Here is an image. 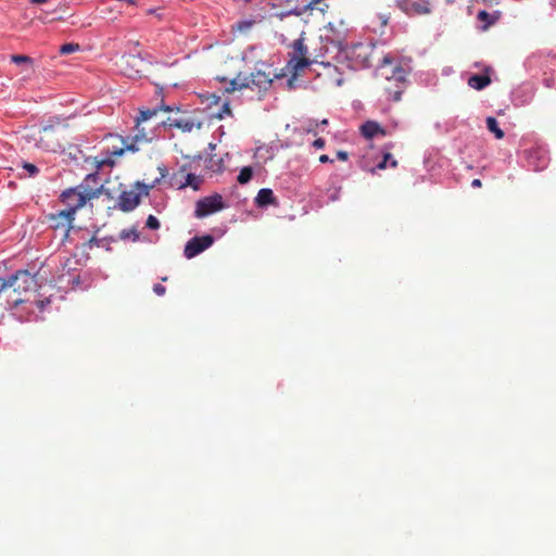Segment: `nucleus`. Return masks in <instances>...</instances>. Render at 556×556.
<instances>
[{
    "mask_svg": "<svg viewBox=\"0 0 556 556\" xmlns=\"http://www.w3.org/2000/svg\"><path fill=\"white\" fill-rule=\"evenodd\" d=\"M305 33L302 31L300 37L295 39L292 45V52L290 54V61L288 65L296 74L312 64V61L307 58L308 49L304 43Z\"/></svg>",
    "mask_w": 556,
    "mask_h": 556,
    "instance_id": "7",
    "label": "nucleus"
},
{
    "mask_svg": "<svg viewBox=\"0 0 556 556\" xmlns=\"http://www.w3.org/2000/svg\"><path fill=\"white\" fill-rule=\"evenodd\" d=\"M478 20L481 21V22H486L488 24L492 23L490 21V14L486 11H480L478 13Z\"/></svg>",
    "mask_w": 556,
    "mask_h": 556,
    "instance_id": "36",
    "label": "nucleus"
},
{
    "mask_svg": "<svg viewBox=\"0 0 556 556\" xmlns=\"http://www.w3.org/2000/svg\"><path fill=\"white\" fill-rule=\"evenodd\" d=\"M146 226L149 229L156 230L160 228V222L155 216L149 215L146 222Z\"/></svg>",
    "mask_w": 556,
    "mask_h": 556,
    "instance_id": "31",
    "label": "nucleus"
},
{
    "mask_svg": "<svg viewBox=\"0 0 556 556\" xmlns=\"http://www.w3.org/2000/svg\"><path fill=\"white\" fill-rule=\"evenodd\" d=\"M375 51V46L371 42L356 43L351 48L350 62L352 67L365 68L370 66V60Z\"/></svg>",
    "mask_w": 556,
    "mask_h": 556,
    "instance_id": "10",
    "label": "nucleus"
},
{
    "mask_svg": "<svg viewBox=\"0 0 556 556\" xmlns=\"http://www.w3.org/2000/svg\"><path fill=\"white\" fill-rule=\"evenodd\" d=\"M242 59H243L244 61H247V60H248V52H247V51L243 53Z\"/></svg>",
    "mask_w": 556,
    "mask_h": 556,
    "instance_id": "45",
    "label": "nucleus"
},
{
    "mask_svg": "<svg viewBox=\"0 0 556 556\" xmlns=\"http://www.w3.org/2000/svg\"><path fill=\"white\" fill-rule=\"evenodd\" d=\"M393 60L390 56H383L382 64L379 67L380 76L386 77V79L391 84L390 86H386L384 90L388 94V99L394 102L401 100L402 93L405 88V70L395 65L393 68H387V65L392 64Z\"/></svg>",
    "mask_w": 556,
    "mask_h": 556,
    "instance_id": "6",
    "label": "nucleus"
},
{
    "mask_svg": "<svg viewBox=\"0 0 556 556\" xmlns=\"http://www.w3.org/2000/svg\"><path fill=\"white\" fill-rule=\"evenodd\" d=\"M323 1L324 0H311L308 3H306L303 7L296 5V7L292 8V9H290V10H287V11L276 12L275 16H277L279 20H283L285 17L290 16V15L300 16V15H302L303 13H305L308 10H311V11L312 10L324 11L325 9L323 7H319V4Z\"/></svg>",
    "mask_w": 556,
    "mask_h": 556,
    "instance_id": "15",
    "label": "nucleus"
},
{
    "mask_svg": "<svg viewBox=\"0 0 556 556\" xmlns=\"http://www.w3.org/2000/svg\"><path fill=\"white\" fill-rule=\"evenodd\" d=\"M164 125L181 129L184 132H191L194 128H201L202 122L187 117H168Z\"/></svg>",
    "mask_w": 556,
    "mask_h": 556,
    "instance_id": "14",
    "label": "nucleus"
},
{
    "mask_svg": "<svg viewBox=\"0 0 556 556\" xmlns=\"http://www.w3.org/2000/svg\"><path fill=\"white\" fill-rule=\"evenodd\" d=\"M326 39L327 51L333 54V59L341 64L348 62V25L344 21L329 23Z\"/></svg>",
    "mask_w": 556,
    "mask_h": 556,
    "instance_id": "4",
    "label": "nucleus"
},
{
    "mask_svg": "<svg viewBox=\"0 0 556 556\" xmlns=\"http://www.w3.org/2000/svg\"><path fill=\"white\" fill-rule=\"evenodd\" d=\"M231 115V110L228 102H225L218 113L216 114V117L219 119H223L225 116Z\"/></svg>",
    "mask_w": 556,
    "mask_h": 556,
    "instance_id": "32",
    "label": "nucleus"
},
{
    "mask_svg": "<svg viewBox=\"0 0 556 556\" xmlns=\"http://www.w3.org/2000/svg\"><path fill=\"white\" fill-rule=\"evenodd\" d=\"M157 109H159V111H160V110H162V111H164V112H174V111L178 112V111H179V108H177V106H172V105H161V106H160V108H157Z\"/></svg>",
    "mask_w": 556,
    "mask_h": 556,
    "instance_id": "39",
    "label": "nucleus"
},
{
    "mask_svg": "<svg viewBox=\"0 0 556 556\" xmlns=\"http://www.w3.org/2000/svg\"><path fill=\"white\" fill-rule=\"evenodd\" d=\"M328 124H329V122H328V119H327V118H324V119H321V121H316V122H314L315 127H317V128H318V134H319L320 131H324L325 127H327V126H328Z\"/></svg>",
    "mask_w": 556,
    "mask_h": 556,
    "instance_id": "35",
    "label": "nucleus"
},
{
    "mask_svg": "<svg viewBox=\"0 0 556 556\" xmlns=\"http://www.w3.org/2000/svg\"><path fill=\"white\" fill-rule=\"evenodd\" d=\"M43 301H33L29 296H22V293L12 288L5 279L1 280L0 312L10 311L17 319L29 321L36 317V308L39 312L43 309Z\"/></svg>",
    "mask_w": 556,
    "mask_h": 556,
    "instance_id": "1",
    "label": "nucleus"
},
{
    "mask_svg": "<svg viewBox=\"0 0 556 556\" xmlns=\"http://www.w3.org/2000/svg\"><path fill=\"white\" fill-rule=\"evenodd\" d=\"M140 195L134 190L123 191L118 198V206L124 212L132 211L138 206Z\"/></svg>",
    "mask_w": 556,
    "mask_h": 556,
    "instance_id": "16",
    "label": "nucleus"
},
{
    "mask_svg": "<svg viewBox=\"0 0 556 556\" xmlns=\"http://www.w3.org/2000/svg\"><path fill=\"white\" fill-rule=\"evenodd\" d=\"M255 205L257 207H265L270 204H276L274 192L269 188H262L255 197Z\"/></svg>",
    "mask_w": 556,
    "mask_h": 556,
    "instance_id": "18",
    "label": "nucleus"
},
{
    "mask_svg": "<svg viewBox=\"0 0 556 556\" xmlns=\"http://www.w3.org/2000/svg\"><path fill=\"white\" fill-rule=\"evenodd\" d=\"M214 243L211 235L191 238L185 245L184 255L187 258H193Z\"/></svg>",
    "mask_w": 556,
    "mask_h": 556,
    "instance_id": "11",
    "label": "nucleus"
},
{
    "mask_svg": "<svg viewBox=\"0 0 556 556\" xmlns=\"http://www.w3.org/2000/svg\"><path fill=\"white\" fill-rule=\"evenodd\" d=\"M5 280L18 293H22V296H29V300H31L37 282L35 276H33L29 271L17 270Z\"/></svg>",
    "mask_w": 556,
    "mask_h": 556,
    "instance_id": "8",
    "label": "nucleus"
},
{
    "mask_svg": "<svg viewBox=\"0 0 556 556\" xmlns=\"http://www.w3.org/2000/svg\"><path fill=\"white\" fill-rule=\"evenodd\" d=\"M253 24L254 22L252 20H242L236 24L235 29L238 31H247L253 26Z\"/></svg>",
    "mask_w": 556,
    "mask_h": 556,
    "instance_id": "28",
    "label": "nucleus"
},
{
    "mask_svg": "<svg viewBox=\"0 0 556 556\" xmlns=\"http://www.w3.org/2000/svg\"><path fill=\"white\" fill-rule=\"evenodd\" d=\"M78 50H79V45H77V43H65V45L61 46L60 53L61 54H70V53L76 52Z\"/></svg>",
    "mask_w": 556,
    "mask_h": 556,
    "instance_id": "29",
    "label": "nucleus"
},
{
    "mask_svg": "<svg viewBox=\"0 0 556 556\" xmlns=\"http://www.w3.org/2000/svg\"><path fill=\"white\" fill-rule=\"evenodd\" d=\"M23 168L26 169L30 176H35L38 173L37 166L31 163H24Z\"/></svg>",
    "mask_w": 556,
    "mask_h": 556,
    "instance_id": "34",
    "label": "nucleus"
},
{
    "mask_svg": "<svg viewBox=\"0 0 556 556\" xmlns=\"http://www.w3.org/2000/svg\"><path fill=\"white\" fill-rule=\"evenodd\" d=\"M269 70V66H266ZM275 74L271 71L257 68L251 73L250 76L237 75L233 79L226 81L224 87L225 92H233L236 90L251 89V90H266L270 87Z\"/></svg>",
    "mask_w": 556,
    "mask_h": 556,
    "instance_id": "3",
    "label": "nucleus"
},
{
    "mask_svg": "<svg viewBox=\"0 0 556 556\" xmlns=\"http://www.w3.org/2000/svg\"><path fill=\"white\" fill-rule=\"evenodd\" d=\"M388 166L395 168L397 166V161L393 157V155L390 152H383L378 163L369 170L374 173L376 169L382 170L386 169Z\"/></svg>",
    "mask_w": 556,
    "mask_h": 556,
    "instance_id": "19",
    "label": "nucleus"
},
{
    "mask_svg": "<svg viewBox=\"0 0 556 556\" xmlns=\"http://www.w3.org/2000/svg\"><path fill=\"white\" fill-rule=\"evenodd\" d=\"M486 127L489 131L494 134L496 139H503L504 138V131L498 127V123L495 117L489 116L486 117Z\"/></svg>",
    "mask_w": 556,
    "mask_h": 556,
    "instance_id": "21",
    "label": "nucleus"
},
{
    "mask_svg": "<svg viewBox=\"0 0 556 556\" xmlns=\"http://www.w3.org/2000/svg\"><path fill=\"white\" fill-rule=\"evenodd\" d=\"M51 130H52V126H51V125H47V126H43V127L41 128V131H42L43 134H46V135H48V132H49V131H51Z\"/></svg>",
    "mask_w": 556,
    "mask_h": 556,
    "instance_id": "43",
    "label": "nucleus"
},
{
    "mask_svg": "<svg viewBox=\"0 0 556 556\" xmlns=\"http://www.w3.org/2000/svg\"><path fill=\"white\" fill-rule=\"evenodd\" d=\"M337 157L341 161H346L348 160V152L346 151H338L337 152Z\"/></svg>",
    "mask_w": 556,
    "mask_h": 556,
    "instance_id": "40",
    "label": "nucleus"
},
{
    "mask_svg": "<svg viewBox=\"0 0 556 556\" xmlns=\"http://www.w3.org/2000/svg\"><path fill=\"white\" fill-rule=\"evenodd\" d=\"M122 141L121 147L113 146L106 150V156H103L99 161V166H113V157L122 156L126 151L132 153L139 151V144L147 143L152 140V137L144 132V129H140V125L136 124V134L134 136L118 137Z\"/></svg>",
    "mask_w": 556,
    "mask_h": 556,
    "instance_id": "5",
    "label": "nucleus"
},
{
    "mask_svg": "<svg viewBox=\"0 0 556 556\" xmlns=\"http://www.w3.org/2000/svg\"><path fill=\"white\" fill-rule=\"evenodd\" d=\"M11 61L15 64H22V63L31 64L33 63L31 58H29L27 55H22V54L12 55Z\"/></svg>",
    "mask_w": 556,
    "mask_h": 556,
    "instance_id": "30",
    "label": "nucleus"
},
{
    "mask_svg": "<svg viewBox=\"0 0 556 556\" xmlns=\"http://www.w3.org/2000/svg\"><path fill=\"white\" fill-rule=\"evenodd\" d=\"M319 162L320 163H331V162H333V160H331L327 154H323L319 156Z\"/></svg>",
    "mask_w": 556,
    "mask_h": 556,
    "instance_id": "41",
    "label": "nucleus"
},
{
    "mask_svg": "<svg viewBox=\"0 0 556 556\" xmlns=\"http://www.w3.org/2000/svg\"><path fill=\"white\" fill-rule=\"evenodd\" d=\"M312 146L316 149H323L325 147V140L323 138H317L313 141Z\"/></svg>",
    "mask_w": 556,
    "mask_h": 556,
    "instance_id": "38",
    "label": "nucleus"
},
{
    "mask_svg": "<svg viewBox=\"0 0 556 556\" xmlns=\"http://www.w3.org/2000/svg\"><path fill=\"white\" fill-rule=\"evenodd\" d=\"M159 109H153V110H141L139 115L137 116L136 118V123L137 125H140L142 124L143 122H147L148 119L152 118L153 116L156 115Z\"/></svg>",
    "mask_w": 556,
    "mask_h": 556,
    "instance_id": "25",
    "label": "nucleus"
},
{
    "mask_svg": "<svg viewBox=\"0 0 556 556\" xmlns=\"http://www.w3.org/2000/svg\"><path fill=\"white\" fill-rule=\"evenodd\" d=\"M314 122L315 119H308L306 122H303L301 124V130L306 134H312L314 136L318 135V128L315 127Z\"/></svg>",
    "mask_w": 556,
    "mask_h": 556,
    "instance_id": "26",
    "label": "nucleus"
},
{
    "mask_svg": "<svg viewBox=\"0 0 556 556\" xmlns=\"http://www.w3.org/2000/svg\"><path fill=\"white\" fill-rule=\"evenodd\" d=\"M481 185H482V184H481V180H480V179H473V180H472V182H471V186H472L473 188H479V187H481Z\"/></svg>",
    "mask_w": 556,
    "mask_h": 556,
    "instance_id": "42",
    "label": "nucleus"
},
{
    "mask_svg": "<svg viewBox=\"0 0 556 556\" xmlns=\"http://www.w3.org/2000/svg\"><path fill=\"white\" fill-rule=\"evenodd\" d=\"M490 84L491 78L488 75L476 74L468 79V85L476 90H482Z\"/></svg>",
    "mask_w": 556,
    "mask_h": 556,
    "instance_id": "20",
    "label": "nucleus"
},
{
    "mask_svg": "<svg viewBox=\"0 0 556 556\" xmlns=\"http://www.w3.org/2000/svg\"><path fill=\"white\" fill-rule=\"evenodd\" d=\"M337 84L341 86L343 84V79H338Z\"/></svg>",
    "mask_w": 556,
    "mask_h": 556,
    "instance_id": "46",
    "label": "nucleus"
},
{
    "mask_svg": "<svg viewBox=\"0 0 556 556\" xmlns=\"http://www.w3.org/2000/svg\"><path fill=\"white\" fill-rule=\"evenodd\" d=\"M291 0H261L262 9L266 10H276L278 8H282L283 5L290 3Z\"/></svg>",
    "mask_w": 556,
    "mask_h": 556,
    "instance_id": "23",
    "label": "nucleus"
},
{
    "mask_svg": "<svg viewBox=\"0 0 556 556\" xmlns=\"http://www.w3.org/2000/svg\"><path fill=\"white\" fill-rule=\"evenodd\" d=\"M90 182H98L97 174L87 175L79 186L66 189L62 192L61 200L67 206L68 211L76 214L88 200L94 199L100 194L99 188L89 187Z\"/></svg>",
    "mask_w": 556,
    "mask_h": 556,
    "instance_id": "2",
    "label": "nucleus"
},
{
    "mask_svg": "<svg viewBox=\"0 0 556 556\" xmlns=\"http://www.w3.org/2000/svg\"><path fill=\"white\" fill-rule=\"evenodd\" d=\"M75 214L67 208L50 214L49 216L51 227L54 229H63L66 235L72 229Z\"/></svg>",
    "mask_w": 556,
    "mask_h": 556,
    "instance_id": "12",
    "label": "nucleus"
},
{
    "mask_svg": "<svg viewBox=\"0 0 556 556\" xmlns=\"http://www.w3.org/2000/svg\"><path fill=\"white\" fill-rule=\"evenodd\" d=\"M399 7L408 15H425L431 12L428 0H401Z\"/></svg>",
    "mask_w": 556,
    "mask_h": 556,
    "instance_id": "13",
    "label": "nucleus"
},
{
    "mask_svg": "<svg viewBox=\"0 0 556 556\" xmlns=\"http://www.w3.org/2000/svg\"><path fill=\"white\" fill-rule=\"evenodd\" d=\"M252 176H253V169L251 166H244L240 169V173L237 177V180L240 185H245L248 184L251 179H252Z\"/></svg>",
    "mask_w": 556,
    "mask_h": 556,
    "instance_id": "24",
    "label": "nucleus"
},
{
    "mask_svg": "<svg viewBox=\"0 0 556 556\" xmlns=\"http://www.w3.org/2000/svg\"><path fill=\"white\" fill-rule=\"evenodd\" d=\"M36 146L39 149L49 151V152H56L59 149H61V146L58 142H52L50 140H47L43 137H40L36 143Z\"/></svg>",
    "mask_w": 556,
    "mask_h": 556,
    "instance_id": "22",
    "label": "nucleus"
},
{
    "mask_svg": "<svg viewBox=\"0 0 556 556\" xmlns=\"http://www.w3.org/2000/svg\"><path fill=\"white\" fill-rule=\"evenodd\" d=\"M153 291L157 294V295H164L165 292H166V289L163 285L161 283H155L154 287H153Z\"/></svg>",
    "mask_w": 556,
    "mask_h": 556,
    "instance_id": "37",
    "label": "nucleus"
},
{
    "mask_svg": "<svg viewBox=\"0 0 556 556\" xmlns=\"http://www.w3.org/2000/svg\"><path fill=\"white\" fill-rule=\"evenodd\" d=\"M361 134L366 139H372L375 136H386V130L375 121H367L361 126Z\"/></svg>",
    "mask_w": 556,
    "mask_h": 556,
    "instance_id": "17",
    "label": "nucleus"
},
{
    "mask_svg": "<svg viewBox=\"0 0 556 556\" xmlns=\"http://www.w3.org/2000/svg\"><path fill=\"white\" fill-rule=\"evenodd\" d=\"M226 207L223 197L219 193H213L197 201L194 216L204 218Z\"/></svg>",
    "mask_w": 556,
    "mask_h": 556,
    "instance_id": "9",
    "label": "nucleus"
},
{
    "mask_svg": "<svg viewBox=\"0 0 556 556\" xmlns=\"http://www.w3.org/2000/svg\"><path fill=\"white\" fill-rule=\"evenodd\" d=\"M48 0H30L31 3L34 4H41V3H46Z\"/></svg>",
    "mask_w": 556,
    "mask_h": 556,
    "instance_id": "44",
    "label": "nucleus"
},
{
    "mask_svg": "<svg viewBox=\"0 0 556 556\" xmlns=\"http://www.w3.org/2000/svg\"><path fill=\"white\" fill-rule=\"evenodd\" d=\"M201 184V179L195 176L194 174H188L186 176V181L182 185V187L191 186L194 190L199 189V186Z\"/></svg>",
    "mask_w": 556,
    "mask_h": 556,
    "instance_id": "27",
    "label": "nucleus"
},
{
    "mask_svg": "<svg viewBox=\"0 0 556 556\" xmlns=\"http://www.w3.org/2000/svg\"><path fill=\"white\" fill-rule=\"evenodd\" d=\"M340 190H341V188H334V187L328 189L327 195H328L329 201L338 200L340 197Z\"/></svg>",
    "mask_w": 556,
    "mask_h": 556,
    "instance_id": "33",
    "label": "nucleus"
}]
</instances>
